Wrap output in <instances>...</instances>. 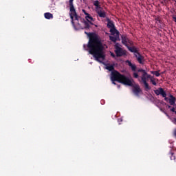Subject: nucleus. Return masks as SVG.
Here are the masks:
<instances>
[{
	"instance_id": "obj_3",
	"label": "nucleus",
	"mask_w": 176,
	"mask_h": 176,
	"mask_svg": "<svg viewBox=\"0 0 176 176\" xmlns=\"http://www.w3.org/2000/svg\"><path fill=\"white\" fill-rule=\"evenodd\" d=\"M69 3L70 8L69 16L72 20V24L75 28V22L74 21V20L78 21L79 19H80V16L78 15V14L76 13V10H75V7H74V0H69Z\"/></svg>"
},
{
	"instance_id": "obj_33",
	"label": "nucleus",
	"mask_w": 176,
	"mask_h": 176,
	"mask_svg": "<svg viewBox=\"0 0 176 176\" xmlns=\"http://www.w3.org/2000/svg\"><path fill=\"white\" fill-rule=\"evenodd\" d=\"M111 57H113V58H115V57H116V56H115V54H113V53H111Z\"/></svg>"
},
{
	"instance_id": "obj_23",
	"label": "nucleus",
	"mask_w": 176,
	"mask_h": 176,
	"mask_svg": "<svg viewBox=\"0 0 176 176\" xmlns=\"http://www.w3.org/2000/svg\"><path fill=\"white\" fill-rule=\"evenodd\" d=\"M109 39L110 41H111V42H114V43L116 42V41H118V38L113 36H110Z\"/></svg>"
},
{
	"instance_id": "obj_37",
	"label": "nucleus",
	"mask_w": 176,
	"mask_h": 176,
	"mask_svg": "<svg viewBox=\"0 0 176 176\" xmlns=\"http://www.w3.org/2000/svg\"><path fill=\"white\" fill-rule=\"evenodd\" d=\"M84 47H86V45H84Z\"/></svg>"
},
{
	"instance_id": "obj_1",
	"label": "nucleus",
	"mask_w": 176,
	"mask_h": 176,
	"mask_svg": "<svg viewBox=\"0 0 176 176\" xmlns=\"http://www.w3.org/2000/svg\"><path fill=\"white\" fill-rule=\"evenodd\" d=\"M85 34L89 37L87 47L89 54H91L98 63H101L100 59L105 60V53L104 52L105 47L100 36L96 34V33L85 32Z\"/></svg>"
},
{
	"instance_id": "obj_35",
	"label": "nucleus",
	"mask_w": 176,
	"mask_h": 176,
	"mask_svg": "<svg viewBox=\"0 0 176 176\" xmlns=\"http://www.w3.org/2000/svg\"><path fill=\"white\" fill-rule=\"evenodd\" d=\"M159 23H162V21L160 20H159Z\"/></svg>"
},
{
	"instance_id": "obj_26",
	"label": "nucleus",
	"mask_w": 176,
	"mask_h": 176,
	"mask_svg": "<svg viewBox=\"0 0 176 176\" xmlns=\"http://www.w3.org/2000/svg\"><path fill=\"white\" fill-rule=\"evenodd\" d=\"M162 112H163L168 118H170V116H168V113L166 112L164 110L161 109Z\"/></svg>"
},
{
	"instance_id": "obj_27",
	"label": "nucleus",
	"mask_w": 176,
	"mask_h": 176,
	"mask_svg": "<svg viewBox=\"0 0 176 176\" xmlns=\"http://www.w3.org/2000/svg\"><path fill=\"white\" fill-rule=\"evenodd\" d=\"M151 76L150 74H148V73H146V79H151Z\"/></svg>"
},
{
	"instance_id": "obj_19",
	"label": "nucleus",
	"mask_w": 176,
	"mask_h": 176,
	"mask_svg": "<svg viewBox=\"0 0 176 176\" xmlns=\"http://www.w3.org/2000/svg\"><path fill=\"white\" fill-rule=\"evenodd\" d=\"M106 69H108V71H111V72H113V71H115V67H113V65H108L106 67Z\"/></svg>"
},
{
	"instance_id": "obj_24",
	"label": "nucleus",
	"mask_w": 176,
	"mask_h": 176,
	"mask_svg": "<svg viewBox=\"0 0 176 176\" xmlns=\"http://www.w3.org/2000/svg\"><path fill=\"white\" fill-rule=\"evenodd\" d=\"M133 78H135V79H138V78H140V76H138V73L134 72Z\"/></svg>"
},
{
	"instance_id": "obj_29",
	"label": "nucleus",
	"mask_w": 176,
	"mask_h": 176,
	"mask_svg": "<svg viewBox=\"0 0 176 176\" xmlns=\"http://www.w3.org/2000/svg\"><path fill=\"white\" fill-rule=\"evenodd\" d=\"M172 122L174 124H176V118H173Z\"/></svg>"
},
{
	"instance_id": "obj_25",
	"label": "nucleus",
	"mask_w": 176,
	"mask_h": 176,
	"mask_svg": "<svg viewBox=\"0 0 176 176\" xmlns=\"http://www.w3.org/2000/svg\"><path fill=\"white\" fill-rule=\"evenodd\" d=\"M151 82L152 85H153V86H156V85H157L156 83V81H155V80H153L152 78L151 79Z\"/></svg>"
},
{
	"instance_id": "obj_16",
	"label": "nucleus",
	"mask_w": 176,
	"mask_h": 176,
	"mask_svg": "<svg viewBox=\"0 0 176 176\" xmlns=\"http://www.w3.org/2000/svg\"><path fill=\"white\" fill-rule=\"evenodd\" d=\"M110 32L111 34V35H119V31H118V30H116V28H110Z\"/></svg>"
},
{
	"instance_id": "obj_11",
	"label": "nucleus",
	"mask_w": 176,
	"mask_h": 176,
	"mask_svg": "<svg viewBox=\"0 0 176 176\" xmlns=\"http://www.w3.org/2000/svg\"><path fill=\"white\" fill-rule=\"evenodd\" d=\"M128 50H129V52H131V53H134V54H138V53H140L138 52V50H137V47L133 46V47H130L129 45L126 47Z\"/></svg>"
},
{
	"instance_id": "obj_30",
	"label": "nucleus",
	"mask_w": 176,
	"mask_h": 176,
	"mask_svg": "<svg viewBox=\"0 0 176 176\" xmlns=\"http://www.w3.org/2000/svg\"><path fill=\"white\" fill-rule=\"evenodd\" d=\"M173 135L176 138V129H175L174 131H173Z\"/></svg>"
},
{
	"instance_id": "obj_31",
	"label": "nucleus",
	"mask_w": 176,
	"mask_h": 176,
	"mask_svg": "<svg viewBox=\"0 0 176 176\" xmlns=\"http://www.w3.org/2000/svg\"><path fill=\"white\" fill-rule=\"evenodd\" d=\"M170 111H171V112H176V111H175V108H174V107H173L172 109H170Z\"/></svg>"
},
{
	"instance_id": "obj_5",
	"label": "nucleus",
	"mask_w": 176,
	"mask_h": 176,
	"mask_svg": "<svg viewBox=\"0 0 176 176\" xmlns=\"http://www.w3.org/2000/svg\"><path fill=\"white\" fill-rule=\"evenodd\" d=\"M77 22V25L78 27V30H89L90 28V24L87 21L85 20V19L80 18L78 20H76Z\"/></svg>"
},
{
	"instance_id": "obj_22",
	"label": "nucleus",
	"mask_w": 176,
	"mask_h": 176,
	"mask_svg": "<svg viewBox=\"0 0 176 176\" xmlns=\"http://www.w3.org/2000/svg\"><path fill=\"white\" fill-rule=\"evenodd\" d=\"M159 72H160V71H151V74H152L153 75H155V76L157 77H159L160 76V73Z\"/></svg>"
},
{
	"instance_id": "obj_9",
	"label": "nucleus",
	"mask_w": 176,
	"mask_h": 176,
	"mask_svg": "<svg viewBox=\"0 0 176 176\" xmlns=\"http://www.w3.org/2000/svg\"><path fill=\"white\" fill-rule=\"evenodd\" d=\"M122 43L123 45H124V46H126V47H127V46H129V45H133V41H131L130 39H129V38H127L126 36H122Z\"/></svg>"
},
{
	"instance_id": "obj_28",
	"label": "nucleus",
	"mask_w": 176,
	"mask_h": 176,
	"mask_svg": "<svg viewBox=\"0 0 176 176\" xmlns=\"http://www.w3.org/2000/svg\"><path fill=\"white\" fill-rule=\"evenodd\" d=\"M82 13H84L85 16H89V13H87L85 10H82Z\"/></svg>"
},
{
	"instance_id": "obj_15",
	"label": "nucleus",
	"mask_w": 176,
	"mask_h": 176,
	"mask_svg": "<svg viewBox=\"0 0 176 176\" xmlns=\"http://www.w3.org/2000/svg\"><path fill=\"white\" fill-rule=\"evenodd\" d=\"M96 12L98 13L99 17H102L103 19L107 17V13L102 10H96Z\"/></svg>"
},
{
	"instance_id": "obj_32",
	"label": "nucleus",
	"mask_w": 176,
	"mask_h": 176,
	"mask_svg": "<svg viewBox=\"0 0 176 176\" xmlns=\"http://www.w3.org/2000/svg\"><path fill=\"white\" fill-rule=\"evenodd\" d=\"M89 24H91V25H94V23H93V22H91V21H87Z\"/></svg>"
},
{
	"instance_id": "obj_17",
	"label": "nucleus",
	"mask_w": 176,
	"mask_h": 176,
	"mask_svg": "<svg viewBox=\"0 0 176 176\" xmlns=\"http://www.w3.org/2000/svg\"><path fill=\"white\" fill-rule=\"evenodd\" d=\"M44 16L47 20H50V19H53V14L50 12H46L44 14Z\"/></svg>"
},
{
	"instance_id": "obj_8",
	"label": "nucleus",
	"mask_w": 176,
	"mask_h": 176,
	"mask_svg": "<svg viewBox=\"0 0 176 176\" xmlns=\"http://www.w3.org/2000/svg\"><path fill=\"white\" fill-rule=\"evenodd\" d=\"M133 87V93L135 94V96H140V93H142V90L141 89V87H140V85L135 84L133 85V82L131 81V85H128Z\"/></svg>"
},
{
	"instance_id": "obj_12",
	"label": "nucleus",
	"mask_w": 176,
	"mask_h": 176,
	"mask_svg": "<svg viewBox=\"0 0 176 176\" xmlns=\"http://www.w3.org/2000/svg\"><path fill=\"white\" fill-rule=\"evenodd\" d=\"M175 97H174V96L170 94L169 96V99H168V102L170 104V105H175Z\"/></svg>"
},
{
	"instance_id": "obj_14",
	"label": "nucleus",
	"mask_w": 176,
	"mask_h": 176,
	"mask_svg": "<svg viewBox=\"0 0 176 176\" xmlns=\"http://www.w3.org/2000/svg\"><path fill=\"white\" fill-rule=\"evenodd\" d=\"M107 28H113L115 27V24L113 23V21H111L109 18H107Z\"/></svg>"
},
{
	"instance_id": "obj_7",
	"label": "nucleus",
	"mask_w": 176,
	"mask_h": 176,
	"mask_svg": "<svg viewBox=\"0 0 176 176\" xmlns=\"http://www.w3.org/2000/svg\"><path fill=\"white\" fill-rule=\"evenodd\" d=\"M154 93L156 94V96H162L164 98V100L166 101V102H168L169 98H167V94L163 88L160 87L157 89L154 90Z\"/></svg>"
},
{
	"instance_id": "obj_18",
	"label": "nucleus",
	"mask_w": 176,
	"mask_h": 176,
	"mask_svg": "<svg viewBox=\"0 0 176 176\" xmlns=\"http://www.w3.org/2000/svg\"><path fill=\"white\" fill-rule=\"evenodd\" d=\"M168 155L170 160H175V155H174V152H173V151H170Z\"/></svg>"
},
{
	"instance_id": "obj_4",
	"label": "nucleus",
	"mask_w": 176,
	"mask_h": 176,
	"mask_svg": "<svg viewBox=\"0 0 176 176\" xmlns=\"http://www.w3.org/2000/svg\"><path fill=\"white\" fill-rule=\"evenodd\" d=\"M138 72H142L141 80L143 84L144 85V88L146 91L151 90V87L149 86V84L146 82V71L144 69H138Z\"/></svg>"
},
{
	"instance_id": "obj_34",
	"label": "nucleus",
	"mask_w": 176,
	"mask_h": 176,
	"mask_svg": "<svg viewBox=\"0 0 176 176\" xmlns=\"http://www.w3.org/2000/svg\"><path fill=\"white\" fill-rule=\"evenodd\" d=\"M166 108H169L170 109V108H171V106L168 104V105H166Z\"/></svg>"
},
{
	"instance_id": "obj_21",
	"label": "nucleus",
	"mask_w": 176,
	"mask_h": 176,
	"mask_svg": "<svg viewBox=\"0 0 176 176\" xmlns=\"http://www.w3.org/2000/svg\"><path fill=\"white\" fill-rule=\"evenodd\" d=\"M87 21H94V19L89 14L87 16H85Z\"/></svg>"
},
{
	"instance_id": "obj_20",
	"label": "nucleus",
	"mask_w": 176,
	"mask_h": 176,
	"mask_svg": "<svg viewBox=\"0 0 176 176\" xmlns=\"http://www.w3.org/2000/svg\"><path fill=\"white\" fill-rule=\"evenodd\" d=\"M94 6H96V9L101 8V6H100V1L98 0L94 1Z\"/></svg>"
},
{
	"instance_id": "obj_2",
	"label": "nucleus",
	"mask_w": 176,
	"mask_h": 176,
	"mask_svg": "<svg viewBox=\"0 0 176 176\" xmlns=\"http://www.w3.org/2000/svg\"><path fill=\"white\" fill-rule=\"evenodd\" d=\"M111 80L113 85H116L115 82H118L126 86H131V80L116 70L111 72Z\"/></svg>"
},
{
	"instance_id": "obj_13",
	"label": "nucleus",
	"mask_w": 176,
	"mask_h": 176,
	"mask_svg": "<svg viewBox=\"0 0 176 176\" xmlns=\"http://www.w3.org/2000/svg\"><path fill=\"white\" fill-rule=\"evenodd\" d=\"M126 64H128L129 67H130L131 68L132 71H133L134 72H135V71H137V66L135 65H133V63H131V61L126 60Z\"/></svg>"
},
{
	"instance_id": "obj_6",
	"label": "nucleus",
	"mask_w": 176,
	"mask_h": 176,
	"mask_svg": "<svg viewBox=\"0 0 176 176\" xmlns=\"http://www.w3.org/2000/svg\"><path fill=\"white\" fill-rule=\"evenodd\" d=\"M114 47H115L114 52L116 57H123V56H126L127 51L119 47L118 43L115 45Z\"/></svg>"
},
{
	"instance_id": "obj_10",
	"label": "nucleus",
	"mask_w": 176,
	"mask_h": 176,
	"mask_svg": "<svg viewBox=\"0 0 176 176\" xmlns=\"http://www.w3.org/2000/svg\"><path fill=\"white\" fill-rule=\"evenodd\" d=\"M134 56L139 64H144V56L141 54H134Z\"/></svg>"
},
{
	"instance_id": "obj_36",
	"label": "nucleus",
	"mask_w": 176,
	"mask_h": 176,
	"mask_svg": "<svg viewBox=\"0 0 176 176\" xmlns=\"http://www.w3.org/2000/svg\"><path fill=\"white\" fill-rule=\"evenodd\" d=\"M95 25V27H97V25Z\"/></svg>"
}]
</instances>
